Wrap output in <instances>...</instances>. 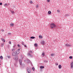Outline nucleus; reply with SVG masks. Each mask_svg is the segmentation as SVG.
I'll return each mask as SVG.
<instances>
[{"label": "nucleus", "instance_id": "f257e3e1", "mask_svg": "<svg viewBox=\"0 0 73 73\" xmlns=\"http://www.w3.org/2000/svg\"><path fill=\"white\" fill-rule=\"evenodd\" d=\"M51 28L53 29L56 28V25L54 23H52L50 25Z\"/></svg>", "mask_w": 73, "mask_h": 73}, {"label": "nucleus", "instance_id": "f03ea898", "mask_svg": "<svg viewBox=\"0 0 73 73\" xmlns=\"http://www.w3.org/2000/svg\"><path fill=\"white\" fill-rule=\"evenodd\" d=\"M19 53H20V49H18V50L16 51V54H19Z\"/></svg>", "mask_w": 73, "mask_h": 73}, {"label": "nucleus", "instance_id": "7ed1b4c3", "mask_svg": "<svg viewBox=\"0 0 73 73\" xmlns=\"http://www.w3.org/2000/svg\"><path fill=\"white\" fill-rule=\"evenodd\" d=\"M18 58L19 57L18 56H16L14 58V59L15 60H18Z\"/></svg>", "mask_w": 73, "mask_h": 73}, {"label": "nucleus", "instance_id": "20e7f679", "mask_svg": "<svg viewBox=\"0 0 73 73\" xmlns=\"http://www.w3.org/2000/svg\"><path fill=\"white\" fill-rule=\"evenodd\" d=\"M27 72L28 73H31V70L29 68H27Z\"/></svg>", "mask_w": 73, "mask_h": 73}, {"label": "nucleus", "instance_id": "39448f33", "mask_svg": "<svg viewBox=\"0 0 73 73\" xmlns=\"http://www.w3.org/2000/svg\"><path fill=\"white\" fill-rule=\"evenodd\" d=\"M19 64L20 65H22V60H19Z\"/></svg>", "mask_w": 73, "mask_h": 73}, {"label": "nucleus", "instance_id": "423d86ee", "mask_svg": "<svg viewBox=\"0 0 73 73\" xmlns=\"http://www.w3.org/2000/svg\"><path fill=\"white\" fill-rule=\"evenodd\" d=\"M70 66L71 68H73V62L71 63Z\"/></svg>", "mask_w": 73, "mask_h": 73}, {"label": "nucleus", "instance_id": "0eeeda50", "mask_svg": "<svg viewBox=\"0 0 73 73\" xmlns=\"http://www.w3.org/2000/svg\"><path fill=\"white\" fill-rule=\"evenodd\" d=\"M41 43L42 44H43V45H44V44H45V41L42 40L41 41Z\"/></svg>", "mask_w": 73, "mask_h": 73}, {"label": "nucleus", "instance_id": "6e6552de", "mask_svg": "<svg viewBox=\"0 0 73 73\" xmlns=\"http://www.w3.org/2000/svg\"><path fill=\"white\" fill-rule=\"evenodd\" d=\"M12 55L13 56H15L16 55V53H15V52H13L12 54Z\"/></svg>", "mask_w": 73, "mask_h": 73}, {"label": "nucleus", "instance_id": "1a4fd4ad", "mask_svg": "<svg viewBox=\"0 0 73 73\" xmlns=\"http://www.w3.org/2000/svg\"><path fill=\"white\" fill-rule=\"evenodd\" d=\"M1 40H2L3 42H4L5 41V39H4V38H1Z\"/></svg>", "mask_w": 73, "mask_h": 73}, {"label": "nucleus", "instance_id": "9d476101", "mask_svg": "<svg viewBox=\"0 0 73 73\" xmlns=\"http://www.w3.org/2000/svg\"><path fill=\"white\" fill-rule=\"evenodd\" d=\"M27 62L28 64H30V63H31V61L29 60H27Z\"/></svg>", "mask_w": 73, "mask_h": 73}, {"label": "nucleus", "instance_id": "9b49d317", "mask_svg": "<svg viewBox=\"0 0 73 73\" xmlns=\"http://www.w3.org/2000/svg\"><path fill=\"white\" fill-rule=\"evenodd\" d=\"M58 68L59 69H61V65H59Z\"/></svg>", "mask_w": 73, "mask_h": 73}, {"label": "nucleus", "instance_id": "f8f14e48", "mask_svg": "<svg viewBox=\"0 0 73 73\" xmlns=\"http://www.w3.org/2000/svg\"><path fill=\"white\" fill-rule=\"evenodd\" d=\"M55 56V54H51V56Z\"/></svg>", "mask_w": 73, "mask_h": 73}, {"label": "nucleus", "instance_id": "ddd939ff", "mask_svg": "<svg viewBox=\"0 0 73 73\" xmlns=\"http://www.w3.org/2000/svg\"><path fill=\"white\" fill-rule=\"evenodd\" d=\"M65 46H70V45H68V44H66Z\"/></svg>", "mask_w": 73, "mask_h": 73}, {"label": "nucleus", "instance_id": "4468645a", "mask_svg": "<svg viewBox=\"0 0 73 73\" xmlns=\"http://www.w3.org/2000/svg\"><path fill=\"white\" fill-rule=\"evenodd\" d=\"M35 38V37L34 36H32L30 37V38H32V39H34Z\"/></svg>", "mask_w": 73, "mask_h": 73}, {"label": "nucleus", "instance_id": "2eb2a0df", "mask_svg": "<svg viewBox=\"0 0 73 73\" xmlns=\"http://www.w3.org/2000/svg\"><path fill=\"white\" fill-rule=\"evenodd\" d=\"M48 14H51V11H49L48 12Z\"/></svg>", "mask_w": 73, "mask_h": 73}, {"label": "nucleus", "instance_id": "dca6fc26", "mask_svg": "<svg viewBox=\"0 0 73 73\" xmlns=\"http://www.w3.org/2000/svg\"><path fill=\"white\" fill-rule=\"evenodd\" d=\"M42 56H45V54L44 53V52H43L42 53Z\"/></svg>", "mask_w": 73, "mask_h": 73}, {"label": "nucleus", "instance_id": "f3484780", "mask_svg": "<svg viewBox=\"0 0 73 73\" xmlns=\"http://www.w3.org/2000/svg\"><path fill=\"white\" fill-rule=\"evenodd\" d=\"M40 68L41 69H42L43 68H44V66H40Z\"/></svg>", "mask_w": 73, "mask_h": 73}, {"label": "nucleus", "instance_id": "a211bd4d", "mask_svg": "<svg viewBox=\"0 0 73 73\" xmlns=\"http://www.w3.org/2000/svg\"><path fill=\"white\" fill-rule=\"evenodd\" d=\"M14 24H13L11 23L10 24V26L12 27V26H13Z\"/></svg>", "mask_w": 73, "mask_h": 73}, {"label": "nucleus", "instance_id": "6ab92c4d", "mask_svg": "<svg viewBox=\"0 0 73 73\" xmlns=\"http://www.w3.org/2000/svg\"><path fill=\"white\" fill-rule=\"evenodd\" d=\"M11 12H12V13L13 14H15V13H14V11H11Z\"/></svg>", "mask_w": 73, "mask_h": 73}, {"label": "nucleus", "instance_id": "aec40b11", "mask_svg": "<svg viewBox=\"0 0 73 73\" xmlns=\"http://www.w3.org/2000/svg\"><path fill=\"white\" fill-rule=\"evenodd\" d=\"M34 45L35 46H37V44L35 43L34 44Z\"/></svg>", "mask_w": 73, "mask_h": 73}, {"label": "nucleus", "instance_id": "412c9836", "mask_svg": "<svg viewBox=\"0 0 73 73\" xmlns=\"http://www.w3.org/2000/svg\"><path fill=\"white\" fill-rule=\"evenodd\" d=\"M29 53H30V54H32V52L31 51H29Z\"/></svg>", "mask_w": 73, "mask_h": 73}, {"label": "nucleus", "instance_id": "4be33fe9", "mask_svg": "<svg viewBox=\"0 0 73 73\" xmlns=\"http://www.w3.org/2000/svg\"><path fill=\"white\" fill-rule=\"evenodd\" d=\"M0 58H1V59H3V57L2 56H0Z\"/></svg>", "mask_w": 73, "mask_h": 73}, {"label": "nucleus", "instance_id": "5701e85b", "mask_svg": "<svg viewBox=\"0 0 73 73\" xmlns=\"http://www.w3.org/2000/svg\"><path fill=\"white\" fill-rule=\"evenodd\" d=\"M72 56H70L69 57V58H70V59H72Z\"/></svg>", "mask_w": 73, "mask_h": 73}, {"label": "nucleus", "instance_id": "b1692460", "mask_svg": "<svg viewBox=\"0 0 73 73\" xmlns=\"http://www.w3.org/2000/svg\"><path fill=\"white\" fill-rule=\"evenodd\" d=\"M33 3V2H32V1H30V4H32V3Z\"/></svg>", "mask_w": 73, "mask_h": 73}, {"label": "nucleus", "instance_id": "393cba45", "mask_svg": "<svg viewBox=\"0 0 73 73\" xmlns=\"http://www.w3.org/2000/svg\"><path fill=\"white\" fill-rule=\"evenodd\" d=\"M28 56H31V53H28Z\"/></svg>", "mask_w": 73, "mask_h": 73}, {"label": "nucleus", "instance_id": "a878e982", "mask_svg": "<svg viewBox=\"0 0 73 73\" xmlns=\"http://www.w3.org/2000/svg\"><path fill=\"white\" fill-rule=\"evenodd\" d=\"M7 3H6L4 5V7H6V6H7Z\"/></svg>", "mask_w": 73, "mask_h": 73}, {"label": "nucleus", "instance_id": "bb28decb", "mask_svg": "<svg viewBox=\"0 0 73 73\" xmlns=\"http://www.w3.org/2000/svg\"><path fill=\"white\" fill-rule=\"evenodd\" d=\"M39 38H42V36L39 35Z\"/></svg>", "mask_w": 73, "mask_h": 73}, {"label": "nucleus", "instance_id": "cd10ccee", "mask_svg": "<svg viewBox=\"0 0 73 73\" xmlns=\"http://www.w3.org/2000/svg\"><path fill=\"white\" fill-rule=\"evenodd\" d=\"M15 49H12V51L13 52H15Z\"/></svg>", "mask_w": 73, "mask_h": 73}, {"label": "nucleus", "instance_id": "c85d7f7f", "mask_svg": "<svg viewBox=\"0 0 73 73\" xmlns=\"http://www.w3.org/2000/svg\"><path fill=\"white\" fill-rule=\"evenodd\" d=\"M56 65H58V63H56L55 64Z\"/></svg>", "mask_w": 73, "mask_h": 73}, {"label": "nucleus", "instance_id": "c756f323", "mask_svg": "<svg viewBox=\"0 0 73 73\" xmlns=\"http://www.w3.org/2000/svg\"><path fill=\"white\" fill-rule=\"evenodd\" d=\"M32 70H33V71H34L35 70V68H34V67H33L32 68Z\"/></svg>", "mask_w": 73, "mask_h": 73}, {"label": "nucleus", "instance_id": "7c9ffc66", "mask_svg": "<svg viewBox=\"0 0 73 73\" xmlns=\"http://www.w3.org/2000/svg\"><path fill=\"white\" fill-rule=\"evenodd\" d=\"M18 47H20L21 46L19 44H18Z\"/></svg>", "mask_w": 73, "mask_h": 73}, {"label": "nucleus", "instance_id": "2f4dec72", "mask_svg": "<svg viewBox=\"0 0 73 73\" xmlns=\"http://www.w3.org/2000/svg\"><path fill=\"white\" fill-rule=\"evenodd\" d=\"M57 12H60V10H57Z\"/></svg>", "mask_w": 73, "mask_h": 73}, {"label": "nucleus", "instance_id": "473e14b6", "mask_svg": "<svg viewBox=\"0 0 73 73\" xmlns=\"http://www.w3.org/2000/svg\"><path fill=\"white\" fill-rule=\"evenodd\" d=\"M36 8H38V5H37L36 6Z\"/></svg>", "mask_w": 73, "mask_h": 73}, {"label": "nucleus", "instance_id": "72a5a7b5", "mask_svg": "<svg viewBox=\"0 0 73 73\" xmlns=\"http://www.w3.org/2000/svg\"><path fill=\"white\" fill-rule=\"evenodd\" d=\"M1 31H2V32H4V29H2L1 30Z\"/></svg>", "mask_w": 73, "mask_h": 73}, {"label": "nucleus", "instance_id": "f704fd0d", "mask_svg": "<svg viewBox=\"0 0 73 73\" xmlns=\"http://www.w3.org/2000/svg\"><path fill=\"white\" fill-rule=\"evenodd\" d=\"M4 43H3L2 44V46H3L4 45Z\"/></svg>", "mask_w": 73, "mask_h": 73}, {"label": "nucleus", "instance_id": "c9c22d12", "mask_svg": "<svg viewBox=\"0 0 73 73\" xmlns=\"http://www.w3.org/2000/svg\"><path fill=\"white\" fill-rule=\"evenodd\" d=\"M9 44H11V42L9 41Z\"/></svg>", "mask_w": 73, "mask_h": 73}, {"label": "nucleus", "instance_id": "e433bc0d", "mask_svg": "<svg viewBox=\"0 0 73 73\" xmlns=\"http://www.w3.org/2000/svg\"><path fill=\"white\" fill-rule=\"evenodd\" d=\"M47 2H49L50 0H47Z\"/></svg>", "mask_w": 73, "mask_h": 73}, {"label": "nucleus", "instance_id": "4c0bfd02", "mask_svg": "<svg viewBox=\"0 0 73 73\" xmlns=\"http://www.w3.org/2000/svg\"><path fill=\"white\" fill-rule=\"evenodd\" d=\"M2 5V3H0V5Z\"/></svg>", "mask_w": 73, "mask_h": 73}, {"label": "nucleus", "instance_id": "58836bf2", "mask_svg": "<svg viewBox=\"0 0 73 73\" xmlns=\"http://www.w3.org/2000/svg\"><path fill=\"white\" fill-rule=\"evenodd\" d=\"M24 46H25V47H27V46H26V45H24Z\"/></svg>", "mask_w": 73, "mask_h": 73}]
</instances>
